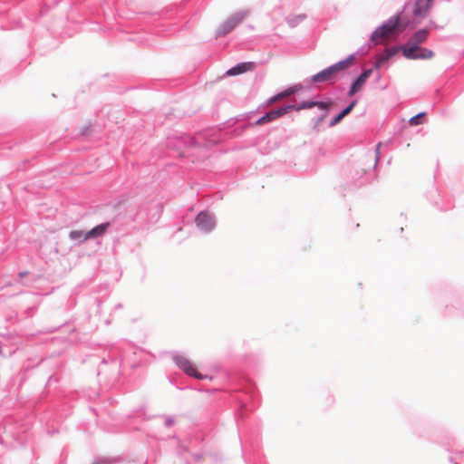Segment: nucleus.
<instances>
[{"instance_id":"f257e3e1","label":"nucleus","mask_w":464,"mask_h":464,"mask_svg":"<svg viewBox=\"0 0 464 464\" xmlns=\"http://www.w3.org/2000/svg\"><path fill=\"white\" fill-rule=\"evenodd\" d=\"M205 396H211L214 392L219 393V400L229 399L237 406L236 418L244 419L246 411H253L256 406L258 404V394L255 390L252 382L246 378H243L238 388H236L230 392L224 391L221 388L208 389L205 387ZM207 398L205 397V401Z\"/></svg>"},{"instance_id":"f03ea898","label":"nucleus","mask_w":464,"mask_h":464,"mask_svg":"<svg viewBox=\"0 0 464 464\" xmlns=\"http://www.w3.org/2000/svg\"><path fill=\"white\" fill-rule=\"evenodd\" d=\"M405 8L406 5L403 6L401 10L398 11L396 14L392 15L390 18L382 22L379 26L375 28V30L371 34L369 38V41L372 44V45L379 44V41L377 40V38L382 37L385 34L392 33L393 31L402 33L410 27V19L406 16H403Z\"/></svg>"},{"instance_id":"7ed1b4c3","label":"nucleus","mask_w":464,"mask_h":464,"mask_svg":"<svg viewBox=\"0 0 464 464\" xmlns=\"http://www.w3.org/2000/svg\"><path fill=\"white\" fill-rule=\"evenodd\" d=\"M248 9H241L229 15L221 23L215 31V38H219L230 34L237 25H239L248 15Z\"/></svg>"},{"instance_id":"20e7f679","label":"nucleus","mask_w":464,"mask_h":464,"mask_svg":"<svg viewBox=\"0 0 464 464\" xmlns=\"http://www.w3.org/2000/svg\"><path fill=\"white\" fill-rule=\"evenodd\" d=\"M430 35V28H421L413 33L406 43L401 44V53H404L407 49L416 51L420 49L421 44L425 43Z\"/></svg>"},{"instance_id":"39448f33","label":"nucleus","mask_w":464,"mask_h":464,"mask_svg":"<svg viewBox=\"0 0 464 464\" xmlns=\"http://www.w3.org/2000/svg\"><path fill=\"white\" fill-rule=\"evenodd\" d=\"M432 4L433 3H430L427 0H415L412 10L413 18L411 21L410 27L408 29H414L420 23V20L426 17L428 11L432 6Z\"/></svg>"},{"instance_id":"423d86ee","label":"nucleus","mask_w":464,"mask_h":464,"mask_svg":"<svg viewBox=\"0 0 464 464\" xmlns=\"http://www.w3.org/2000/svg\"><path fill=\"white\" fill-rule=\"evenodd\" d=\"M172 360H173L174 363L180 370H182L187 375L195 377L196 379H198V380L203 379V375L197 372L195 366L185 356H183L178 353H173Z\"/></svg>"},{"instance_id":"0eeeda50","label":"nucleus","mask_w":464,"mask_h":464,"mask_svg":"<svg viewBox=\"0 0 464 464\" xmlns=\"http://www.w3.org/2000/svg\"><path fill=\"white\" fill-rule=\"evenodd\" d=\"M336 75V72L333 65H329L326 68L321 70L317 73L312 75L310 78H306L304 82L308 85L311 82L320 83L331 81Z\"/></svg>"},{"instance_id":"6e6552de","label":"nucleus","mask_w":464,"mask_h":464,"mask_svg":"<svg viewBox=\"0 0 464 464\" xmlns=\"http://www.w3.org/2000/svg\"><path fill=\"white\" fill-rule=\"evenodd\" d=\"M402 55L408 60H429L431 59L435 53L432 50L420 45V49H416V51L407 49Z\"/></svg>"},{"instance_id":"1a4fd4ad","label":"nucleus","mask_w":464,"mask_h":464,"mask_svg":"<svg viewBox=\"0 0 464 464\" xmlns=\"http://www.w3.org/2000/svg\"><path fill=\"white\" fill-rule=\"evenodd\" d=\"M256 66L255 62H241L229 68L225 75L227 76H237L246 72L252 71Z\"/></svg>"},{"instance_id":"9d476101","label":"nucleus","mask_w":464,"mask_h":464,"mask_svg":"<svg viewBox=\"0 0 464 464\" xmlns=\"http://www.w3.org/2000/svg\"><path fill=\"white\" fill-rule=\"evenodd\" d=\"M292 111V106H281L273 110H270L268 111H266L263 116L266 121V123H270L276 119L282 117L285 114L289 113Z\"/></svg>"},{"instance_id":"9b49d317","label":"nucleus","mask_w":464,"mask_h":464,"mask_svg":"<svg viewBox=\"0 0 464 464\" xmlns=\"http://www.w3.org/2000/svg\"><path fill=\"white\" fill-rule=\"evenodd\" d=\"M110 226V223H102L94 227H92L91 230L87 231L84 234L83 240H88L90 238H97L102 237L105 234L106 230L108 229Z\"/></svg>"},{"instance_id":"f8f14e48","label":"nucleus","mask_w":464,"mask_h":464,"mask_svg":"<svg viewBox=\"0 0 464 464\" xmlns=\"http://www.w3.org/2000/svg\"><path fill=\"white\" fill-rule=\"evenodd\" d=\"M315 96L309 99V100H304L300 102L299 103H290L286 104V106H292V111L295 110L296 111H302V110H308L314 107H317L316 100H314Z\"/></svg>"},{"instance_id":"ddd939ff","label":"nucleus","mask_w":464,"mask_h":464,"mask_svg":"<svg viewBox=\"0 0 464 464\" xmlns=\"http://www.w3.org/2000/svg\"><path fill=\"white\" fill-rule=\"evenodd\" d=\"M364 84L365 82H363V80L359 75H357L355 78L353 79L349 86L347 96H354L357 92H359L362 90Z\"/></svg>"},{"instance_id":"4468645a","label":"nucleus","mask_w":464,"mask_h":464,"mask_svg":"<svg viewBox=\"0 0 464 464\" xmlns=\"http://www.w3.org/2000/svg\"><path fill=\"white\" fill-rule=\"evenodd\" d=\"M399 51L401 52V45L386 47L377 57H379L385 63L391 60Z\"/></svg>"},{"instance_id":"2eb2a0df","label":"nucleus","mask_w":464,"mask_h":464,"mask_svg":"<svg viewBox=\"0 0 464 464\" xmlns=\"http://www.w3.org/2000/svg\"><path fill=\"white\" fill-rule=\"evenodd\" d=\"M329 114L328 111H320L319 115L314 116L310 121L311 129L314 131L319 132L321 131L320 124L321 122L327 117Z\"/></svg>"},{"instance_id":"dca6fc26","label":"nucleus","mask_w":464,"mask_h":464,"mask_svg":"<svg viewBox=\"0 0 464 464\" xmlns=\"http://www.w3.org/2000/svg\"><path fill=\"white\" fill-rule=\"evenodd\" d=\"M307 18L305 14H289L285 17V22L291 28L296 27L299 24Z\"/></svg>"},{"instance_id":"f3484780","label":"nucleus","mask_w":464,"mask_h":464,"mask_svg":"<svg viewBox=\"0 0 464 464\" xmlns=\"http://www.w3.org/2000/svg\"><path fill=\"white\" fill-rule=\"evenodd\" d=\"M215 216L205 209V234L212 232L215 229Z\"/></svg>"},{"instance_id":"a211bd4d","label":"nucleus","mask_w":464,"mask_h":464,"mask_svg":"<svg viewBox=\"0 0 464 464\" xmlns=\"http://www.w3.org/2000/svg\"><path fill=\"white\" fill-rule=\"evenodd\" d=\"M317 109L319 111H328L330 112L331 107L334 105V100L330 97H325L321 101L316 100Z\"/></svg>"},{"instance_id":"6ab92c4d","label":"nucleus","mask_w":464,"mask_h":464,"mask_svg":"<svg viewBox=\"0 0 464 464\" xmlns=\"http://www.w3.org/2000/svg\"><path fill=\"white\" fill-rule=\"evenodd\" d=\"M349 113L343 108L337 114L333 116L329 121L328 126L334 127L339 124L344 117H346Z\"/></svg>"},{"instance_id":"aec40b11","label":"nucleus","mask_w":464,"mask_h":464,"mask_svg":"<svg viewBox=\"0 0 464 464\" xmlns=\"http://www.w3.org/2000/svg\"><path fill=\"white\" fill-rule=\"evenodd\" d=\"M426 116H427V112L420 111V112L417 113L416 115L411 117L408 122L411 126L420 125L424 122V119Z\"/></svg>"},{"instance_id":"412c9836","label":"nucleus","mask_w":464,"mask_h":464,"mask_svg":"<svg viewBox=\"0 0 464 464\" xmlns=\"http://www.w3.org/2000/svg\"><path fill=\"white\" fill-rule=\"evenodd\" d=\"M285 98L284 95H283V92L282 91L276 93L275 95L271 96L270 98H268L267 100H266L263 103H261L258 107H257V110H260L261 108H266L269 105H271L272 103L281 100Z\"/></svg>"},{"instance_id":"4be33fe9","label":"nucleus","mask_w":464,"mask_h":464,"mask_svg":"<svg viewBox=\"0 0 464 464\" xmlns=\"http://www.w3.org/2000/svg\"><path fill=\"white\" fill-rule=\"evenodd\" d=\"M303 89V85L301 83H296L292 86L287 87L286 89L283 90V95L284 97L294 95L300 92Z\"/></svg>"},{"instance_id":"5701e85b","label":"nucleus","mask_w":464,"mask_h":464,"mask_svg":"<svg viewBox=\"0 0 464 464\" xmlns=\"http://www.w3.org/2000/svg\"><path fill=\"white\" fill-rule=\"evenodd\" d=\"M204 378H205V381L206 380L213 381L214 379L218 378L221 380L222 383L227 380L233 381L232 377H230L227 372H220L219 375H218V376H215L210 373H205Z\"/></svg>"},{"instance_id":"b1692460","label":"nucleus","mask_w":464,"mask_h":464,"mask_svg":"<svg viewBox=\"0 0 464 464\" xmlns=\"http://www.w3.org/2000/svg\"><path fill=\"white\" fill-rule=\"evenodd\" d=\"M332 65H333L334 69L335 70L336 73H338L341 71H344V70L350 68L344 59L340 60Z\"/></svg>"},{"instance_id":"393cba45","label":"nucleus","mask_w":464,"mask_h":464,"mask_svg":"<svg viewBox=\"0 0 464 464\" xmlns=\"http://www.w3.org/2000/svg\"><path fill=\"white\" fill-rule=\"evenodd\" d=\"M84 234L82 231L81 230H72L70 233H69V237L72 239V240H75V241H84L83 240V237H84Z\"/></svg>"},{"instance_id":"a878e982","label":"nucleus","mask_w":464,"mask_h":464,"mask_svg":"<svg viewBox=\"0 0 464 464\" xmlns=\"http://www.w3.org/2000/svg\"><path fill=\"white\" fill-rule=\"evenodd\" d=\"M355 172H356V175L358 176L357 179H358V183H356V186H362L363 184H365V180L362 179H363V176L365 175V170L363 169H355Z\"/></svg>"},{"instance_id":"bb28decb","label":"nucleus","mask_w":464,"mask_h":464,"mask_svg":"<svg viewBox=\"0 0 464 464\" xmlns=\"http://www.w3.org/2000/svg\"><path fill=\"white\" fill-rule=\"evenodd\" d=\"M372 68H363L359 74V76L366 82V81L370 78L372 73Z\"/></svg>"},{"instance_id":"cd10ccee","label":"nucleus","mask_w":464,"mask_h":464,"mask_svg":"<svg viewBox=\"0 0 464 464\" xmlns=\"http://www.w3.org/2000/svg\"><path fill=\"white\" fill-rule=\"evenodd\" d=\"M208 457V459L213 463H218L219 460H222V458L216 452H205V458Z\"/></svg>"},{"instance_id":"c85d7f7f","label":"nucleus","mask_w":464,"mask_h":464,"mask_svg":"<svg viewBox=\"0 0 464 464\" xmlns=\"http://www.w3.org/2000/svg\"><path fill=\"white\" fill-rule=\"evenodd\" d=\"M370 43L371 42L369 41V42L365 43L362 47H360L357 50V53L363 55L366 53H368V51L372 48V44Z\"/></svg>"},{"instance_id":"c756f323","label":"nucleus","mask_w":464,"mask_h":464,"mask_svg":"<svg viewBox=\"0 0 464 464\" xmlns=\"http://www.w3.org/2000/svg\"><path fill=\"white\" fill-rule=\"evenodd\" d=\"M358 101L356 99L351 101L343 109L350 114L354 107L357 105Z\"/></svg>"},{"instance_id":"7c9ffc66","label":"nucleus","mask_w":464,"mask_h":464,"mask_svg":"<svg viewBox=\"0 0 464 464\" xmlns=\"http://www.w3.org/2000/svg\"><path fill=\"white\" fill-rule=\"evenodd\" d=\"M358 101L356 99L351 101L343 109L350 114L354 107L357 105Z\"/></svg>"},{"instance_id":"2f4dec72","label":"nucleus","mask_w":464,"mask_h":464,"mask_svg":"<svg viewBox=\"0 0 464 464\" xmlns=\"http://www.w3.org/2000/svg\"><path fill=\"white\" fill-rule=\"evenodd\" d=\"M358 101L356 99L351 101L343 109L350 114L354 107L357 105Z\"/></svg>"},{"instance_id":"473e14b6","label":"nucleus","mask_w":464,"mask_h":464,"mask_svg":"<svg viewBox=\"0 0 464 464\" xmlns=\"http://www.w3.org/2000/svg\"><path fill=\"white\" fill-rule=\"evenodd\" d=\"M195 222H196V225L198 227H201L202 225H203V211H199L196 218H195Z\"/></svg>"},{"instance_id":"72a5a7b5","label":"nucleus","mask_w":464,"mask_h":464,"mask_svg":"<svg viewBox=\"0 0 464 464\" xmlns=\"http://www.w3.org/2000/svg\"><path fill=\"white\" fill-rule=\"evenodd\" d=\"M344 60L349 65V67H351L356 60V53L349 54L346 58H344Z\"/></svg>"},{"instance_id":"f704fd0d","label":"nucleus","mask_w":464,"mask_h":464,"mask_svg":"<svg viewBox=\"0 0 464 464\" xmlns=\"http://www.w3.org/2000/svg\"><path fill=\"white\" fill-rule=\"evenodd\" d=\"M380 147H381V143H378L375 147V158H374L373 169L376 168V166L380 160Z\"/></svg>"},{"instance_id":"c9c22d12","label":"nucleus","mask_w":464,"mask_h":464,"mask_svg":"<svg viewBox=\"0 0 464 464\" xmlns=\"http://www.w3.org/2000/svg\"><path fill=\"white\" fill-rule=\"evenodd\" d=\"M425 28H430V32L432 29L441 30L443 28V26L438 25L434 21L430 20L429 22V24Z\"/></svg>"},{"instance_id":"e433bc0d","label":"nucleus","mask_w":464,"mask_h":464,"mask_svg":"<svg viewBox=\"0 0 464 464\" xmlns=\"http://www.w3.org/2000/svg\"><path fill=\"white\" fill-rule=\"evenodd\" d=\"M383 64L384 63L379 57H377L375 62L373 63L372 69L379 71Z\"/></svg>"},{"instance_id":"4c0bfd02","label":"nucleus","mask_w":464,"mask_h":464,"mask_svg":"<svg viewBox=\"0 0 464 464\" xmlns=\"http://www.w3.org/2000/svg\"><path fill=\"white\" fill-rule=\"evenodd\" d=\"M263 124H266V121L263 115L261 117H259L257 120H256L253 123H251V125H253V126H260Z\"/></svg>"},{"instance_id":"58836bf2","label":"nucleus","mask_w":464,"mask_h":464,"mask_svg":"<svg viewBox=\"0 0 464 464\" xmlns=\"http://www.w3.org/2000/svg\"><path fill=\"white\" fill-rule=\"evenodd\" d=\"M174 424V419L172 417H166L165 419V425L167 427H170Z\"/></svg>"},{"instance_id":"ea45409f","label":"nucleus","mask_w":464,"mask_h":464,"mask_svg":"<svg viewBox=\"0 0 464 464\" xmlns=\"http://www.w3.org/2000/svg\"><path fill=\"white\" fill-rule=\"evenodd\" d=\"M220 370H221V366L218 363H215L211 366V371H213L215 372H219Z\"/></svg>"},{"instance_id":"a19ab883","label":"nucleus","mask_w":464,"mask_h":464,"mask_svg":"<svg viewBox=\"0 0 464 464\" xmlns=\"http://www.w3.org/2000/svg\"><path fill=\"white\" fill-rule=\"evenodd\" d=\"M234 120L237 122V121L246 120V117L244 113V114H240V115L237 116L236 118H234Z\"/></svg>"},{"instance_id":"79ce46f5","label":"nucleus","mask_w":464,"mask_h":464,"mask_svg":"<svg viewBox=\"0 0 464 464\" xmlns=\"http://www.w3.org/2000/svg\"><path fill=\"white\" fill-rule=\"evenodd\" d=\"M259 110H257V108L255 110V111H251L249 112H246L245 113L246 119H249L251 116H253L254 114H256Z\"/></svg>"},{"instance_id":"37998d69","label":"nucleus","mask_w":464,"mask_h":464,"mask_svg":"<svg viewBox=\"0 0 464 464\" xmlns=\"http://www.w3.org/2000/svg\"><path fill=\"white\" fill-rule=\"evenodd\" d=\"M380 78H381V74H380V73H378V75L376 76V79H378V80H379Z\"/></svg>"},{"instance_id":"c03bdc74","label":"nucleus","mask_w":464,"mask_h":464,"mask_svg":"<svg viewBox=\"0 0 464 464\" xmlns=\"http://www.w3.org/2000/svg\"><path fill=\"white\" fill-rule=\"evenodd\" d=\"M26 273H20L21 276H24Z\"/></svg>"},{"instance_id":"a18cd8bd","label":"nucleus","mask_w":464,"mask_h":464,"mask_svg":"<svg viewBox=\"0 0 464 464\" xmlns=\"http://www.w3.org/2000/svg\"><path fill=\"white\" fill-rule=\"evenodd\" d=\"M427 1L430 2V3H433V0H427Z\"/></svg>"},{"instance_id":"49530a36","label":"nucleus","mask_w":464,"mask_h":464,"mask_svg":"<svg viewBox=\"0 0 464 464\" xmlns=\"http://www.w3.org/2000/svg\"><path fill=\"white\" fill-rule=\"evenodd\" d=\"M95 464H103V463H100V462L97 461V462H95Z\"/></svg>"}]
</instances>
